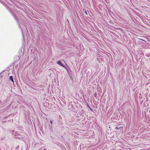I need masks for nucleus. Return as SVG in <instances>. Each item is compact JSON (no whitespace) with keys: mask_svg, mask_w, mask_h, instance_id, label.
Wrapping results in <instances>:
<instances>
[{"mask_svg":"<svg viewBox=\"0 0 150 150\" xmlns=\"http://www.w3.org/2000/svg\"><path fill=\"white\" fill-rule=\"evenodd\" d=\"M57 63L61 66L64 67V66L61 63L60 61H59L57 62Z\"/></svg>","mask_w":150,"mask_h":150,"instance_id":"f257e3e1","label":"nucleus"},{"mask_svg":"<svg viewBox=\"0 0 150 150\" xmlns=\"http://www.w3.org/2000/svg\"><path fill=\"white\" fill-rule=\"evenodd\" d=\"M9 79L13 83H14V81L13 79V77L12 76H10Z\"/></svg>","mask_w":150,"mask_h":150,"instance_id":"f03ea898","label":"nucleus"},{"mask_svg":"<svg viewBox=\"0 0 150 150\" xmlns=\"http://www.w3.org/2000/svg\"><path fill=\"white\" fill-rule=\"evenodd\" d=\"M120 128L119 127H116L115 128V129H120Z\"/></svg>","mask_w":150,"mask_h":150,"instance_id":"7ed1b4c3","label":"nucleus"},{"mask_svg":"<svg viewBox=\"0 0 150 150\" xmlns=\"http://www.w3.org/2000/svg\"><path fill=\"white\" fill-rule=\"evenodd\" d=\"M50 122L51 123V124H52V121L51 120V121H50Z\"/></svg>","mask_w":150,"mask_h":150,"instance_id":"20e7f679","label":"nucleus"},{"mask_svg":"<svg viewBox=\"0 0 150 150\" xmlns=\"http://www.w3.org/2000/svg\"><path fill=\"white\" fill-rule=\"evenodd\" d=\"M140 40H143V41H144L145 42V41H144V40H142V39H140Z\"/></svg>","mask_w":150,"mask_h":150,"instance_id":"39448f33","label":"nucleus"},{"mask_svg":"<svg viewBox=\"0 0 150 150\" xmlns=\"http://www.w3.org/2000/svg\"><path fill=\"white\" fill-rule=\"evenodd\" d=\"M85 13H86V11Z\"/></svg>","mask_w":150,"mask_h":150,"instance_id":"423d86ee","label":"nucleus"},{"mask_svg":"<svg viewBox=\"0 0 150 150\" xmlns=\"http://www.w3.org/2000/svg\"><path fill=\"white\" fill-rule=\"evenodd\" d=\"M85 13H86V11Z\"/></svg>","mask_w":150,"mask_h":150,"instance_id":"0eeeda50","label":"nucleus"}]
</instances>
